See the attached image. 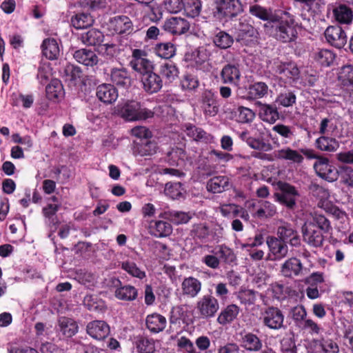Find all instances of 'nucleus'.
Returning <instances> with one entry per match:
<instances>
[{"instance_id":"obj_1","label":"nucleus","mask_w":353,"mask_h":353,"mask_svg":"<svg viewBox=\"0 0 353 353\" xmlns=\"http://www.w3.org/2000/svg\"><path fill=\"white\" fill-rule=\"evenodd\" d=\"M286 19H280L277 16L273 22H266L264 29L267 34L276 40L288 43L294 41L298 37L297 26L294 16L284 13Z\"/></svg>"},{"instance_id":"obj_2","label":"nucleus","mask_w":353,"mask_h":353,"mask_svg":"<svg viewBox=\"0 0 353 353\" xmlns=\"http://www.w3.org/2000/svg\"><path fill=\"white\" fill-rule=\"evenodd\" d=\"M117 114L128 121L143 120L153 117L150 110L143 108L141 103L136 101H127L117 107Z\"/></svg>"},{"instance_id":"obj_3","label":"nucleus","mask_w":353,"mask_h":353,"mask_svg":"<svg viewBox=\"0 0 353 353\" xmlns=\"http://www.w3.org/2000/svg\"><path fill=\"white\" fill-rule=\"evenodd\" d=\"M240 0H215L214 14L219 19H232L243 12Z\"/></svg>"},{"instance_id":"obj_4","label":"nucleus","mask_w":353,"mask_h":353,"mask_svg":"<svg viewBox=\"0 0 353 353\" xmlns=\"http://www.w3.org/2000/svg\"><path fill=\"white\" fill-rule=\"evenodd\" d=\"M279 188L280 192H276L274 195L275 200L288 209L294 210L300 197L298 190L288 183H281L279 184Z\"/></svg>"},{"instance_id":"obj_5","label":"nucleus","mask_w":353,"mask_h":353,"mask_svg":"<svg viewBox=\"0 0 353 353\" xmlns=\"http://www.w3.org/2000/svg\"><path fill=\"white\" fill-rule=\"evenodd\" d=\"M284 319L283 312L274 306H269L261 312L262 323L270 330H279L285 328Z\"/></svg>"},{"instance_id":"obj_6","label":"nucleus","mask_w":353,"mask_h":353,"mask_svg":"<svg viewBox=\"0 0 353 353\" xmlns=\"http://www.w3.org/2000/svg\"><path fill=\"white\" fill-rule=\"evenodd\" d=\"M313 168L317 176L328 182L336 181L339 176L337 168L331 163L327 157L323 156L315 161Z\"/></svg>"},{"instance_id":"obj_7","label":"nucleus","mask_w":353,"mask_h":353,"mask_svg":"<svg viewBox=\"0 0 353 353\" xmlns=\"http://www.w3.org/2000/svg\"><path fill=\"white\" fill-rule=\"evenodd\" d=\"M247 207L252 216L259 219L272 218L277 213L276 206L268 201L248 202Z\"/></svg>"},{"instance_id":"obj_8","label":"nucleus","mask_w":353,"mask_h":353,"mask_svg":"<svg viewBox=\"0 0 353 353\" xmlns=\"http://www.w3.org/2000/svg\"><path fill=\"white\" fill-rule=\"evenodd\" d=\"M199 315L203 319L214 317L219 310L218 299L211 294L203 295L196 304Z\"/></svg>"},{"instance_id":"obj_9","label":"nucleus","mask_w":353,"mask_h":353,"mask_svg":"<svg viewBox=\"0 0 353 353\" xmlns=\"http://www.w3.org/2000/svg\"><path fill=\"white\" fill-rule=\"evenodd\" d=\"M326 41L332 46L341 49L347 43L345 32L339 26H330L324 32Z\"/></svg>"},{"instance_id":"obj_10","label":"nucleus","mask_w":353,"mask_h":353,"mask_svg":"<svg viewBox=\"0 0 353 353\" xmlns=\"http://www.w3.org/2000/svg\"><path fill=\"white\" fill-rule=\"evenodd\" d=\"M303 241L313 247H320L323 245L324 237L314 225V222L306 221L302 228Z\"/></svg>"},{"instance_id":"obj_11","label":"nucleus","mask_w":353,"mask_h":353,"mask_svg":"<svg viewBox=\"0 0 353 353\" xmlns=\"http://www.w3.org/2000/svg\"><path fill=\"white\" fill-rule=\"evenodd\" d=\"M266 243L269 248V256L272 260L279 261L288 255V247L283 240L276 236H268Z\"/></svg>"},{"instance_id":"obj_12","label":"nucleus","mask_w":353,"mask_h":353,"mask_svg":"<svg viewBox=\"0 0 353 353\" xmlns=\"http://www.w3.org/2000/svg\"><path fill=\"white\" fill-rule=\"evenodd\" d=\"M201 108L205 117H214L219 111V105L214 94L210 90H205L201 97Z\"/></svg>"},{"instance_id":"obj_13","label":"nucleus","mask_w":353,"mask_h":353,"mask_svg":"<svg viewBox=\"0 0 353 353\" xmlns=\"http://www.w3.org/2000/svg\"><path fill=\"white\" fill-rule=\"evenodd\" d=\"M109 29L119 34H129L134 30L133 24L130 19L124 15L116 16L110 19Z\"/></svg>"},{"instance_id":"obj_14","label":"nucleus","mask_w":353,"mask_h":353,"mask_svg":"<svg viewBox=\"0 0 353 353\" xmlns=\"http://www.w3.org/2000/svg\"><path fill=\"white\" fill-rule=\"evenodd\" d=\"M181 295L189 299L196 298L201 292L202 283L194 276L183 279L181 284Z\"/></svg>"},{"instance_id":"obj_15","label":"nucleus","mask_w":353,"mask_h":353,"mask_svg":"<svg viewBox=\"0 0 353 353\" xmlns=\"http://www.w3.org/2000/svg\"><path fill=\"white\" fill-rule=\"evenodd\" d=\"M277 238L283 240L285 243H289L292 246H298L300 244V239L297 231L294 227L288 223H284L277 228Z\"/></svg>"},{"instance_id":"obj_16","label":"nucleus","mask_w":353,"mask_h":353,"mask_svg":"<svg viewBox=\"0 0 353 353\" xmlns=\"http://www.w3.org/2000/svg\"><path fill=\"white\" fill-rule=\"evenodd\" d=\"M237 40H244L247 38L253 37L256 33V29L249 23L245 17L240 18L232 26Z\"/></svg>"},{"instance_id":"obj_17","label":"nucleus","mask_w":353,"mask_h":353,"mask_svg":"<svg viewBox=\"0 0 353 353\" xmlns=\"http://www.w3.org/2000/svg\"><path fill=\"white\" fill-rule=\"evenodd\" d=\"M87 333L96 340H103L110 334V327L103 321H93L86 326Z\"/></svg>"},{"instance_id":"obj_18","label":"nucleus","mask_w":353,"mask_h":353,"mask_svg":"<svg viewBox=\"0 0 353 353\" xmlns=\"http://www.w3.org/2000/svg\"><path fill=\"white\" fill-rule=\"evenodd\" d=\"M165 31L173 34H182L190 28V23L185 19L181 17H171L167 19L163 25Z\"/></svg>"},{"instance_id":"obj_19","label":"nucleus","mask_w":353,"mask_h":353,"mask_svg":"<svg viewBox=\"0 0 353 353\" xmlns=\"http://www.w3.org/2000/svg\"><path fill=\"white\" fill-rule=\"evenodd\" d=\"M96 95L101 102L106 104H112L118 98V91L114 85L103 83L97 86Z\"/></svg>"},{"instance_id":"obj_20","label":"nucleus","mask_w":353,"mask_h":353,"mask_svg":"<svg viewBox=\"0 0 353 353\" xmlns=\"http://www.w3.org/2000/svg\"><path fill=\"white\" fill-rule=\"evenodd\" d=\"M141 82L143 89L150 94L159 92L163 86V79L159 74L153 72L142 76Z\"/></svg>"},{"instance_id":"obj_21","label":"nucleus","mask_w":353,"mask_h":353,"mask_svg":"<svg viewBox=\"0 0 353 353\" xmlns=\"http://www.w3.org/2000/svg\"><path fill=\"white\" fill-rule=\"evenodd\" d=\"M159 76L164 81L165 83H171L175 81L179 74V68L172 61H167L159 66Z\"/></svg>"},{"instance_id":"obj_22","label":"nucleus","mask_w":353,"mask_h":353,"mask_svg":"<svg viewBox=\"0 0 353 353\" xmlns=\"http://www.w3.org/2000/svg\"><path fill=\"white\" fill-rule=\"evenodd\" d=\"M259 104V116L263 121L269 123H274L279 119V113L274 104Z\"/></svg>"},{"instance_id":"obj_23","label":"nucleus","mask_w":353,"mask_h":353,"mask_svg":"<svg viewBox=\"0 0 353 353\" xmlns=\"http://www.w3.org/2000/svg\"><path fill=\"white\" fill-rule=\"evenodd\" d=\"M274 156L280 160H285L292 163L301 164L304 158L300 151L293 150L289 147L278 150L274 152Z\"/></svg>"},{"instance_id":"obj_24","label":"nucleus","mask_w":353,"mask_h":353,"mask_svg":"<svg viewBox=\"0 0 353 353\" xmlns=\"http://www.w3.org/2000/svg\"><path fill=\"white\" fill-rule=\"evenodd\" d=\"M274 70L276 74L286 79H294L297 78L299 74L298 68L291 63L275 61L274 63Z\"/></svg>"},{"instance_id":"obj_25","label":"nucleus","mask_w":353,"mask_h":353,"mask_svg":"<svg viewBox=\"0 0 353 353\" xmlns=\"http://www.w3.org/2000/svg\"><path fill=\"white\" fill-rule=\"evenodd\" d=\"M221 76L224 83L237 85L241 77V72L237 65L228 64L223 68Z\"/></svg>"},{"instance_id":"obj_26","label":"nucleus","mask_w":353,"mask_h":353,"mask_svg":"<svg viewBox=\"0 0 353 353\" xmlns=\"http://www.w3.org/2000/svg\"><path fill=\"white\" fill-rule=\"evenodd\" d=\"M303 269L302 263L296 258H290L282 264L281 268V274L285 277L299 276Z\"/></svg>"},{"instance_id":"obj_27","label":"nucleus","mask_w":353,"mask_h":353,"mask_svg":"<svg viewBox=\"0 0 353 353\" xmlns=\"http://www.w3.org/2000/svg\"><path fill=\"white\" fill-rule=\"evenodd\" d=\"M110 77L112 83L117 86L128 88L131 85L132 79L128 71L125 68L112 69Z\"/></svg>"},{"instance_id":"obj_28","label":"nucleus","mask_w":353,"mask_h":353,"mask_svg":"<svg viewBox=\"0 0 353 353\" xmlns=\"http://www.w3.org/2000/svg\"><path fill=\"white\" fill-rule=\"evenodd\" d=\"M77 323L72 319L61 316L58 319V330L66 337H72L78 332Z\"/></svg>"},{"instance_id":"obj_29","label":"nucleus","mask_w":353,"mask_h":353,"mask_svg":"<svg viewBox=\"0 0 353 353\" xmlns=\"http://www.w3.org/2000/svg\"><path fill=\"white\" fill-rule=\"evenodd\" d=\"M103 38V34L95 28L83 32L80 36V39L84 45L98 47L101 44Z\"/></svg>"},{"instance_id":"obj_30","label":"nucleus","mask_w":353,"mask_h":353,"mask_svg":"<svg viewBox=\"0 0 353 353\" xmlns=\"http://www.w3.org/2000/svg\"><path fill=\"white\" fill-rule=\"evenodd\" d=\"M230 179L226 176H214L209 180L207 189L213 193H221L229 189Z\"/></svg>"},{"instance_id":"obj_31","label":"nucleus","mask_w":353,"mask_h":353,"mask_svg":"<svg viewBox=\"0 0 353 353\" xmlns=\"http://www.w3.org/2000/svg\"><path fill=\"white\" fill-rule=\"evenodd\" d=\"M339 142L333 137L322 135L315 141L317 149L326 152H334L339 148Z\"/></svg>"},{"instance_id":"obj_32","label":"nucleus","mask_w":353,"mask_h":353,"mask_svg":"<svg viewBox=\"0 0 353 353\" xmlns=\"http://www.w3.org/2000/svg\"><path fill=\"white\" fill-rule=\"evenodd\" d=\"M43 54L50 60L57 59L60 54L59 44L56 39L48 38L43 40L41 45Z\"/></svg>"},{"instance_id":"obj_33","label":"nucleus","mask_w":353,"mask_h":353,"mask_svg":"<svg viewBox=\"0 0 353 353\" xmlns=\"http://www.w3.org/2000/svg\"><path fill=\"white\" fill-rule=\"evenodd\" d=\"M74 58L80 63L88 66H93L98 63V57L96 54L87 49H81L74 52Z\"/></svg>"},{"instance_id":"obj_34","label":"nucleus","mask_w":353,"mask_h":353,"mask_svg":"<svg viewBox=\"0 0 353 353\" xmlns=\"http://www.w3.org/2000/svg\"><path fill=\"white\" fill-rule=\"evenodd\" d=\"M166 319L157 313L148 315L146 318V325L152 332L158 333L163 331L166 326Z\"/></svg>"},{"instance_id":"obj_35","label":"nucleus","mask_w":353,"mask_h":353,"mask_svg":"<svg viewBox=\"0 0 353 353\" xmlns=\"http://www.w3.org/2000/svg\"><path fill=\"white\" fill-rule=\"evenodd\" d=\"M172 232V225L163 221H155L150 223V232L156 237H165L170 235Z\"/></svg>"},{"instance_id":"obj_36","label":"nucleus","mask_w":353,"mask_h":353,"mask_svg":"<svg viewBox=\"0 0 353 353\" xmlns=\"http://www.w3.org/2000/svg\"><path fill=\"white\" fill-rule=\"evenodd\" d=\"M184 128L186 134L196 141L208 142L211 138L210 134L194 125L185 124Z\"/></svg>"},{"instance_id":"obj_37","label":"nucleus","mask_w":353,"mask_h":353,"mask_svg":"<svg viewBox=\"0 0 353 353\" xmlns=\"http://www.w3.org/2000/svg\"><path fill=\"white\" fill-rule=\"evenodd\" d=\"M241 345L249 352H258L263 346L261 340L252 333H247L242 336Z\"/></svg>"},{"instance_id":"obj_38","label":"nucleus","mask_w":353,"mask_h":353,"mask_svg":"<svg viewBox=\"0 0 353 353\" xmlns=\"http://www.w3.org/2000/svg\"><path fill=\"white\" fill-rule=\"evenodd\" d=\"M333 14L336 21L340 23L349 24L353 19L352 10L344 4L336 7L333 10Z\"/></svg>"},{"instance_id":"obj_39","label":"nucleus","mask_w":353,"mask_h":353,"mask_svg":"<svg viewBox=\"0 0 353 353\" xmlns=\"http://www.w3.org/2000/svg\"><path fill=\"white\" fill-rule=\"evenodd\" d=\"M114 295L119 300L132 301L137 298L138 291L134 286L125 285L117 288Z\"/></svg>"},{"instance_id":"obj_40","label":"nucleus","mask_w":353,"mask_h":353,"mask_svg":"<svg viewBox=\"0 0 353 353\" xmlns=\"http://www.w3.org/2000/svg\"><path fill=\"white\" fill-rule=\"evenodd\" d=\"M239 313V307L235 304L228 305L219 314L217 321L221 325H225L231 323L235 319Z\"/></svg>"},{"instance_id":"obj_41","label":"nucleus","mask_w":353,"mask_h":353,"mask_svg":"<svg viewBox=\"0 0 353 353\" xmlns=\"http://www.w3.org/2000/svg\"><path fill=\"white\" fill-rule=\"evenodd\" d=\"M250 12L259 19L267 21V22H273L276 15L274 14L270 9H266L259 5H254L250 7Z\"/></svg>"},{"instance_id":"obj_42","label":"nucleus","mask_w":353,"mask_h":353,"mask_svg":"<svg viewBox=\"0 0 353 353\" xmlns=\"http://www.w3.org/2000/svg\"><path fill=\"white\" fill-rule=\"evenodd\" d=\"M130 66L137 72L144 76L145 74L153 72V63L149 59H132Z\"/></svg>"},{"instance_id":"obj_43","label":"nucleus","mask_w":353,"mask_h":353,"mask_svg":"<svg viewBox=\"0 0 353 353\" xmlns=\"http://www.w3.org/2000/svg\"><path fill=\"white\" fill-rule=\"evenodd\" d=\"M314 59L321 65L329 66L333 63L335 54L330 50L319 49L314 53Z\"/></svg>"},{"instance_id":"obj_44","label":"nucleus","mask_w":353,"mask_h":353,"mask_svg":"<svg viewBox=\"0 0 353 353\" xmlns=\"http://www.w3.org/2000/svg\"><path fill=\"white\" fill-rule=\"evenodd\" d=\"M233 42L232 37L225 31L218 32L213 37L214 44L221 49L230 48Z\"/></svg>"},{"instance_id":"obj_45","label":"nucleus","mask_w":353,"mask_h":353,"mask_svg":"<svg viewBox=\"0 0 353 353\" xmlns=\"http://www.w3.org/2000/svg\"><path fill=\"white\" fill-rule=\"evenodd\" d=\"M46 95L50 100L58 99L63 94L61 82L57 79H52L46 86Z\"/></svg>"},{"instance_id":"obj_46","label":"nucleus","mask_w":353,"mask_h":353,"mask_svg":"<svg viewBox=\"0 0 353 353\" xmlns=\"http://www.w3.org/2000/svg\"><path fill=\"white\" fill-rule=\"evenodd\" d=\"M311 220L307 221L314 222V225L320 231L323 232H328L331 229V225L329 220L323 215L318 214L317 212L311 213Z\"/></svg>"},{"instance_id":"obj_47","label":"nucleus","mask_w":353,"mask_h":353,"mask_svg":"<svg viewBox=\"0 0 353 353\" xmlns=\"http://www.w3.org/2000/svg\"><path fill=\"white\" fill-rule=\"evenodd\" d=\"M183 5V8L189 17L194 18L201 12V2L200 0H185Z\"/></svg>"},{"instance_id":"obj_48","label":"nucleus","mask_w":353,"mask_h":353,"mask_svg":"<svg viewBox=\"0 0 353 353\" xmlns=\"http://www.w3.org/2000/svg\"><path fill=\"white\" fill-rule=\"evenodd\" d=\"M92 22L91 16L84 13L77 14L71 19V24L76 29L86 28L91 26Z\"/></svg>"},{"instance_id":"obj_49","label":"nucleus","mask_w":353,"mask_h":353,"mask_svg":"<svg viewBox=\"0 0 353 353\" xmlns=\"http://www.w3.org/2000/svg\"><path fill=\"white\" fill-rule=\"evenodd\" d=\"M121 267L132 276L137 277L140 279H142L145 276V272L139 268L137 264L132 261L127 260L121 262Z\"/></svg>"},{"instance_id":"obj_50","label":"nucleus","mask_w":353,"mask_h":353,"mask_svg":"<svg viewBox=\"0 0 353 353\" xmlns=\"http://www.w3.org/2000/svg\"><path fill=\"white\" fill-rule=\"evenodd\" d=\"M155 51L159 57L167 59L174 55L175 48L171 43H163L156 46Z\"/></svg>"},{"instance_id":"obj_51","label":"nucleus","mask_w":353,"mask_h":353,"mask_svg":"<svg viewBox=\"0 0 353 353\" xmlns=\"http://www.w3.org/2000/svg\"><path fill=\"white\" fill-rule=\"evenodd\" d=\"M268 91V86L263 82H256L249 87V94L253 98H262Z\"/></svg>"},{"instance_id":"obj_52","label":"nucleus","mask_w":353,"mask_h":353,"mask_svg":"<svg viewBox=\"0 0 353 353\" xmlns=\"http://www.w3.org/2000/svg\"><path fill=\"white\" fill-rule=\"evenodd\" d=\"M98 51L107 59H112L119 54V49L116 44L104 43L99 46Z\"/></svg>"},{"instance_id":"obj_53","label":"nucleus","mask_w":353,"mask_h":353,"mask_svg":"<svg viewBox=\"0 0 353 353\" xmlns=\"http://www.w3.org/2000/svg\"><path fill=\"white\" fill-rule=\"evenodd\" d=\"M272 130L285 139L292 140L294 134V128L284 124H276L272 127Z\"/></svg>"},{"instance_id":"obj_54","label":"nucleus","mask_w":353,"mask_h":353,"mask_svg":"<svg viewBox=\"0 0 353 353\" xmlns=\"http://www.w3.org/2000/svg\"><path fill=\"white\" fill-rule=\"evenodd\" d=\"M199 85L197 77L191 74H185L181 80L183 90L192 91L195 90Z\"/></svg>"},{"instance_id":"obj_55","label":"nucleus","mask_w":353,"mask_h":353,"mask_svg":"<svg viewBox=\"0 0 353 353\" xmlns=\"http://www.w3.org/2000/svg\"><path fill=\"white\" fill-rule=\"evenodd\" d=\"M216 254L219 256L220 261L222 259L225 263H232L236 259V256L232 250L223 245L219 247Z\"/></svg>"},{"instance_id":"obj_56","label":"nucleus","mask_w":353,"mask_h":353,"mask_svg":"<svg viewBox=\"0 0 353 353\" xmlns=\"http://www.w3.org/2000/svg\"><path fill=\"white\" fill-rule=\"evenodd\" d=\"M183 189L181 183H167L164 189L165 194L173 199L182 195Z\"/></svg>"},{"instance_id":"obj_57","label":"nucleus","mask_w":353,"mask_h":353,"mask_svg":"<svg viewBox=\"0 0 353 353\" xmlns=\"http://www.w3.org/2000/svg\"><path fill=\"white\" fill-rule=\"evenodd\" d=\"M137 348L141 353H153L155 350L154 342L152 339L142 338L137 341Z\"/></svg>"},{"instance_id":"obj_58","label":"nucleus","mask_w":353,"mask_h":353,"mask_svg":"<svg viewBox=\"0 0 353 353\" xmlns=\"http://www.w3.org/2000/svg\"><path fill=\"white\" fill-rule=\"evenodd\" d=\"M341 183L349 186L353 187V168L348 166H343L339 171Z\"/></svg>"},{"instance_id":"obj_59","label":"nucleus","mask_w":353,"mask_h":353,"mask_svg":"<svg viewBox=\"0 0 353 353\" xmlns=\"http://www.w3.org/2000/svg\"><path fill=\"white\" fill-rule=\"evenodd\" d=\"M296 96L292 92L281 93L278 95L276 101L283 107H290L296 103Z\"/></svg>"},{"instance_id":"obj_60","label":"nucleus","mask_w":353,"mask_h":353,"mask_svg":"<svg viewBox=\"0 0 353 353\" xmlns=\"http://www.w3.org/2000/svg\"><path fill=\"white\" fill-rule=\"evenodd\" d=\"M76 279L79 283L87 287L93 286L95 283L94 276L90 272L83 270H80L77 272Z\"/></svg>"},{"instance_id":"obj_61","label":"nucleus","mask_w":353,"mask_h":353,"mask_svg":"<svg viewBox=\"0 0 353 353\" xmlns=\"http://www.w3.org/2000/svg\"><path fill=\"white\" fill-rule=\"evenodd\" d=\"M83 304L90 311H97L103 307V303L98 301L94 295H86L83 299Z\"/></svg>"},{"instance_id":"obj_62","label":"nucleus","mask_w":353,"mask_h":353,"mask_svg":"<svg viewBox=\"0 0 353 353\" xmlns=\"http://www.w3.org/2000/svg\"><path fill=\"white\" fill-rule=\"evenodd\" d=\"M247 144L252 149L265 152L270 151L272 148L270 143H266L261 139L253 137L247 140Z\"/></svg>"},{"instance_id":"obj_63","label":"nucleus","mask_w":353,"mask_h":353,"mask_svg":"<svg viewBox=\"0 0 353 353\" xmlns=\"http://www.w3.org/2000/svg\"><path fill=\"white\" fill-rule=\"evenodd\" d=\"M239 121L243 123L252 121L255 117L254 112L250 108L241 106L238 108Z\"/></svg>"},{"instance_id":"obj_64","label":"nucleus","mask_w":353,"mask_h":353,"mask_svg":"<svg viewBox=\"0 0 353 353\" xmlns=\"http://www.w3.org/2000/svg\"><path fill=\"white\" fill-rule=\"evenodd\" d=\"M177 345L179 347L188 353H201L200 351H198L195 348L193 343L185 336H182L178 339Z\"/></svg>"}]
</instances>
